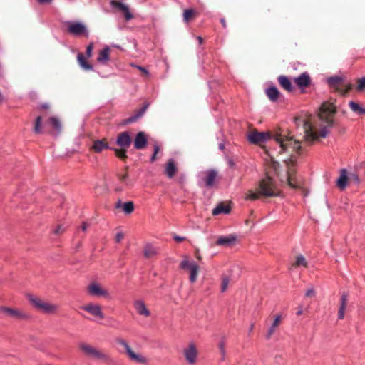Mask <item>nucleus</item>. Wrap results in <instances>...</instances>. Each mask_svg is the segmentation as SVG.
<instances>
[{"label":"nucleus","instance_id":"19","mask_svg":"<svg viewBox=\"0 0 365 365\" xmlns=\"http://www.w3.org/2000/svg\"><path fill=\"white\" fill-rule=\"evenodd\" d=\"M148 144V140L145 134L143 132L137 133L134 140V147L138 150L144 148Z\"/></svg>","mask_w":365,"mask_h":365},{"label":"nucleus","instance_id":"32","mask_svg":"<svg viewBox=\"0 0 365 365\" xmlns=\"http://www.w3.org/2000/svg\"><path fill=\"white\" fill-rule=\"evenodd\" d=\"M148 108V106L145 105L142 108L138 110L136 113L130 117H129L128 119H126L125 123H132L135 122L138 118L142 117L143 114L145 113L146 109Z\"/></svg>","mask_w":365,"mask_h":365},{"label":"nucleus","instance_id":"25","mask_svg":"<svg viewBox=\"0 0 365 365\" xmlns=\"http://www.w3.org/2000/svg\"><path fill=\"white\" fill-rule=\"evenodd\" d=\"M110 147L105 140H96L93 141L92 149L96 153H101L103 150L109 149Z\"/></svg>","mask_w":365,"mask_h":365},{"label":"nucleus","instance_id":"11","mask_svg":"<svg viewBox=\"0 0 365 365\" xmlns=\"http://www.w3.org/2000/svg\"><path fill=\"white\" fill-rule=\"evenodd\" d=\"M183 354L186 361L189 364L193 365L196 362L197 358V350L193 342L190 343L188 346L184 349Z\"/></svg>","mask_w":365,"mask_h":365},{"label":"nucleus","instance_id":"54","mask_svg":"<svg viewBox=\"0 0 365 365\" xmlns=\"http://www.w3.org/2000/svg\"><path fill=\"white\" fill-rule=\"evenodd\" d=\"M159 150H160V148H159L158 145V144H155L154 145V152H153V153H155V155H157L158 153L159 152Z\"/></svg>","mask_w":365,"mask_h":365},{"label":"nucleus","instance_id":"23","mask_svg":"<svg viewBox=\"0 0 365 365\" xmlns=\"http://www.w3.org/2000/svg\"><path fill=\"white\" fill-rule=\"evenodd\" d=\"M282 321L281 315L277 314L274 317V321L269 328L268 329L266 334V338L269 339L276 331V329L279 326Z\"/></svg>","mask_w":365,"mask_h":365},{"label":"nucleus","instance_id":"48","mask_svg":"<svg viewBox=\"0 0 365 365\" xmlns=\"http://www.w3.org/2000/svg\"><path fill=\"white\" fill-rule=\"evenodd\" d=\"M349 179H350V180H353L354 182H355L357 184L359 183V178L355 173H351L349 175Z\"/></svg>","mask_w":365,"mask_h":365},{"label":"nucleus","instance_id":"33","mask_svg":"<svg viewBox=\"0 0 365 365\" xmlns=\"http://www.w3.org/2000/svg\"><path fill=\"white\" fill-rule=\"evenodd\" d=\"M48 122L56 131L53 134L58 135L61 130V123L60 120L56 117H51L48 119Z\"/></svg>","mask_w":365,"mask_h":365},{"label":"nucleus","instance_id":"63","mask_svg":"<svg viewBox=\"0 0 365 365\" xmlns=\"http://www.w3.org/2000/svg\"><path fill=\"white\" fill-rule=\"evenodd\" d=\"M219 148H220V150H223V149L225 148V145H224V144H223V143H220V144L219 145Z\"/></svg>","mask_w":365,"mask_h":365},{"label":"nucleus","instance_id":"30","mask_svg":"<svg viewBox=\"0 0 365 365\" xmlns=\"http://www.w3.org/2000/svg\"><path fill=\"white\" fill-rule=\"evenodd\" d=\"M230 212V207L223 203L217 205L212 211L213 215H218L220 214H228Z\"/></svg>","mask_w":365,"mask_h":365},{"label":"nucleus","instance_id":"37","mask_svg":"<svg viewBox=\"0 0 365 365\" xmlns=\"http://www.w3.org/2000/svg\"><path fill=\"white\" fill-rule=\"evenodd\" d=\"M77 59H78L79 65L83 69H85L86 71H91L93 69V66L88 63L86 61V59H85L84 56H83V54H81V53L78 54Z\"/></svg>","mask_w":365,"mask_h":365},{"label":"nucleus","instance_id":"3","mask_svg":"<svg viewBox=\"0 0 365 365\" xmlns=\"http://www.w3.org/2000/svg\"><path fill=\"white\" fill-rule=\"evenodd\" d=\"M26 297L35 309L46 314H53L59 309L58 304L44 301L32 294H27Z\"/></svg>","mask_w":365,"mask_h":365},{"label":"nucleus","instance_id":"38","mask_svg":"<svg viewBox=\"0 0 365 365\" xmlns=\"http://www.w3.org/2000/svg\"><path fill=\"white\" fill-rule=\"evenodd\" d=\"M226 342L225 339H220L218 344V348L221 354V361H225L226 358Z\"/></svg>","mask_w":365,"mask_h":365},{"label":"nucleus","instance_id":"10","mask_svg":"<svg viewBox=\"0 0 365 365\" xmlns=\"http://www.w3.org/2000/svg\"><path fill=\"white\" fill-rule=\"evenodd\" d=\"M0 312L4 313L7 316L20 320H26L30 318L29 314L20 309L5 306H0Z\"/></svg>","mask_w":365,"mask_h":365},{"label":"nucleus","instance_id":"55","mask_svg":"<svg viewBox=\"0 0 365 365\" xmlns=\"http://www.w3.org/2000/svg\"><path fill=\"white\" fill-rule=\"evenodd\" d=\"M40 4H48L52 1V0H38Z\"/></svg>","mask_w":365,"mask_h":365},{"label":"nucleus","instance_id":"40","mask_svg":"<svg viewBox=\"0 0 365 365\" xmlns=\"http://www.w3.org/2000/svg\"><path fill=\"white\" fill-rule=\"evenodd\" d=\"M195 11L194 9H186L183 12V20L185 22L190 21L194 16Z\"/></svg>","mask_w":365,"mask_h":365},{"label":"nucleus","instance_id":"51","mask_svg":"<svg viewBox=\"0 0 365 365\" xmlns=\"http://www.w3.org/2000/svg\"><path fill=\"white\" fill-rule=\"evenodd\" d=\"M123 238V232H119L116 234V236H115V240L117 242H120L122 239Z\"/></svg>","mask_w":365,"mask_h":365},{"label":"nucleus","instance_id":"35","mask_svg":"<svg viewBox=\"0 0 365 365\" xmlns=\"http://www.w3.org/2000/svg\"><path fill=\"white\" fill-rule=\"evenodd\" d=\"M349 105L351 110L354 113L359 114V115H364L365 114V108L361 107V106L359 104H358L357 103H356L354 101H350Z\"/></svg>","mask_w":365,"mask_h":365},{"label":"nucleus","instance_id":"18","mask_svg":"<svg viewBox=\"0 0 365 365\" xmlns=\"http://www.w3.org/2000/svg\"><path fill=\"white\" fill-rule=\"evenodd\" d=\"M294 81L299 88L307 87L311 83L309 75L307 72H304L294 78Z\"/></svg>","mask_w":365,"mask_h":365},{"label":"nucleus","instance_id":"60","mask_svg":"<svg viewBox=\"0 0 365 365\" xmlns=\"http://www.w3.org/2000/svg\"><path fill=\"white\" fill-rule=\"evenodd\" d=\"M156 155H155V153H153V155H152V156H151V158H150V160H151V162H153V161H155V160Z\"/></svg>","mask_w":365,"mask_h":365},{"label":"nucleus","instance_id":"61","mask_svg":"<svg viewBox=\"0 0 365 365\" xmlns=\"http://www.w3.org/2000/svg\"><path fill=\"white\" fill-rule=\"evenodd\" d=\"M197 38L198 40L199 43L201 44L202 43V38L201 36H197Z\"/></svg>","mask_w":365,"mask_h":365},{"label":"nucleus","instance_id":"24","mask_svg":"<svg viewBox=\"0 0 365 365\" xmlns=\"http://www.w3.org/2000/svg\"><path fill=\"white\" fill-rule=\"evenodd\" d=\"M119 185L115 187L117 191H122L130 185V180L127 174H120L118 175Z\"/></svg>","mask_w":365,"mask_h":365},{"label":"nucleus","instance_id":"59","mask_svg":"<svg viewBox=\"0 0 365 365\" xmlns=\"http://www.w3.org/2000/svg\"><path fill=\"white\" fill-rule=\"evenodd\" d=\"M123 204H122V203H121V201H120V200H119V201L117 202V204H116V207H117V208H119V207H123Z\"/></svg>","mask_w":365,"mask_h":365},{"label":"nucleus","instance_id":"20","mask_svg":"<svg viewBox=\"0 0 365 365\" xmlns=\"http://www.w3.org/2000/svg\"><path fill=\"white\" fill-rule=\"evenodd\" d=\"M348 294L346 292H343L341 295L340 298V304L338 312V318L339 319H343L344 317V313L346 309L347 302H348Z\"/></svg>","mask_w":365,"mask_h":365},{"label":"nucleus","instance_id":"5","mask_svg":"<svg viewBox=\"0 0 365 365\" xmlns=\"http://www.w3.org/2000/svg\"><path fill=\"white\" fill-rule=\"evenodd\" d=\"M116 343L122 346L125 349V351L128 356L129 357V359L131 361L139 363V364H147L148 360H147L146 357H145L144 356H143L140 354L135 353L132 350V349L130 348V346H129V344H128V342L125 340H124L121 338H118V339H116Z\"/></svg>","mask_w":365,"mask_h":365},{"label":"nucleus","instance_id":"41","mask_svg":"<svg viewBox=\"0 0 365 365\" xmlns=\"http://www.w3.org/2000/svg\"><path fill=\"white\" fill-rule=\"evenodd\" d=\"M134 210V205L132 202H127L123 205V210L125 214H130Z\"/></svg>","mask_w":365,"mask_h":365},{"label":"nucleus","instance_id":"39","mask_svg":"<svg viewBox=\"0 0 365 365\" xmlns=\"http://www.w3.org/2000/svg\"><path fill=\"white\" fill-rule=\"evenodd\" d=\"M222 282H221V287L220 290L222 292H225L227 291L228 288V284L230 283V277L227 275H222Z\"/></svg>","mask_w":365,"mask_h":365},{"label":"nucleus","instance_id":"6","mask_svg":"<svg viewBox=\"0 0 365 365\" xmlns=\"http://www.w3.org/2000/svg\"><path fill=\"white\" fill-rule=\"evenodd\" d=\"M68 32L75 36H85L88 37L89 35L86 26L81 21H66Z\"/></svg>","mask_w":365,"mask_h":365},{"label":"nucleus","instance_id":"16","mask_svg":"<svg viewBox=\"0 0 365 365\" xmlns=\"http://www.w3.org/2000/svg\"><path fill=\"white\" fill-rule=\"evenodd\" d=\"M131 142V138L128 132L120 133L116 139L117 145L121 148H128Z\"/></svg>","mask_w":365,"mask_h":365},{"label":"nucleus","instance_id":"45","mask_svg":"<svg viewBox=\"0 0 365 365\" xmlns=\"http://www.w3.org/2000/svg\"><path fill=\"white\" fill-rule=\"evenodd\" d=\"M357 89L359 91H363L364 89H365V77H362L359 80Z\"/></svg>","mask_w":365,"mask_h":365},{"label":"nucleus","instance_id":"49","mask_svg":"<svg viewBox=\"0 0 365 365\" xmlns=\"http://www.w3.org/2000/svg\"><path fill=\"white\" fill-rule=\"evenodd\" d=\"M315 295V291L313 288L308 289L305 292V296L307 297H314Z\"/></svg>","mask_w":365,"mask_h":365},{"label":"nucleus","instance_id":"22","mask_svg":"<svg viewBox=\"0 0 365 365\" xmlns=\"http://www.w3.org/2000/svg\"><path fill=\"white\" fill-rule=\"evenodd\" d=\"M110 47L108 46H105L102 50L99 51L97 61L101 64H106L110 60Z\"/></svg>","mask_w":365,"mask_h":365},{"label":"nucleus","instance_id":"58","mask_svg":"<svg viewBox=\"0 0 365 365\" xmlns=\"http://www.w3.org/2000/svg\"><path fill=\"white\" fill-rule=\"evenodd\" d=\"M302 313H303L302 308L300 307L299 308V310L297 312V315L299 316V315L302 314Z\"/></svg>","mask_w":365,"mask_h":365},{"label":"nucleus","instance_id":"42","mask_svg":"<svg viewBox=\"0 0 365 365\" xmlns=\"http://www.w3.org/2000/svg\"><path fill=\"white\" fill-rule=\"evenodd\" d=\"M34 130L36 133H38V134L43 133V130L41 129V116H38L36 118Z\"/></svg>","mask_w":365,"mask_h":365},{"label":"nucleus","instance_id":"64","mask_svg":"<svg viewBox=\"0 0 365 365\" xmlns=\"http://www.w3.org/2000/svg\"><path fill=\"white\" fill-rule=\"evenodd\" d=\"M253 328H254V324H251V326L250 327L249 331L251 332L252 331Z\"/></svg>","mask_w":365,"mask_h":365},{"label":"nucleus","instance_id":"57","mask_svg":"<svg viewBox=\"0 0 365 365\" xmlns=\"http://www.w3.org/2000/svg\"><path fill=\"white\" fill-rule=\"evenodd\" d=\"M81 229L83 231H86L87 230V224L86 223H83L82 226H81Z\"/></svg>","mask_w":365,"mask_h":365},{"label":"nucleus","instance_id":"14","mask_svg":"<svg viewBox=\"0 0 365 365\" xmlns=\"http://www.w3.org/2000/svg\"><path fill=\"white\" fill-rule=\"evenodd\" d=\"M111 5L113 7L118 9L123 14L126 21H130L133 18V15L130 12L128 6L125 4L121 1H112Z\"/></svg>","mask_w":365,"mask_h":365},{"label":"nucleus","instance_id":"46","mask_svg":"<svg viewBox=\"0 0 365 365\" xmlns=\"http://www.w3.org/2000/svg\"><path fill=\"white\" fill-rule=\"evenodd\" d=\"M93 49V43H91L86 48V55L90 58L92 56V51Z\"/></svg>","mask_w":365,"mask_h":365},{"label":"nucleus","instance_id":"1","mask_svg":"<svg viewBox=\"0 0 365 365\" xmlns=\"http://www.w3.org/2000/svg\"><path fill=\"white\" fill-rule=\"evenodd\" d=\"M335 113V109L332 106L327 107L323 105L318 115L319 123L313 125L311 122L303 118L296 120L297 125L301 126L304 140L307 143H312L319 140L320 138H326L330 132V128L333 126L334 121L332 115ZM300 129V128H299Z\"/></svg>","mask_w":365,"mask_h":365},{"label":"nucleus","instance_id":"4","mask_svg":"<svg viewBox=\"0 0 365 365\" xmlns=\"http://www.w3.org/2000/svg\"><path fill=\"white\" fill-rule=\"evenodd\" d=\"M258 190L259 195L264 197H273L277 195L276 184L268 175L259 182Z\"/></svg>","mask_w":365,"mask_h":365},{"label":"nucleus","instance_id":"29","mask_svg":"<svg viewBox=\"0 0 365 365\" xmlns=\"http://www.w3.org/2000/svg\"><path fill=\"white\" fill-rule=\"evenodd\" d=\"M347 173L346 169H342L340 173V176L338 178L336 182L337 185L341 190L344 189L347 185Z\"/></svg>","mask_w":365,"mask_h":365},{"label":"nucleus","instance_id":"56","mask_svg":"<svg viewBox=\"0 0 365 365\" xmlns=\"http://www.w3.org/2000/svg\"><path fill=\"white\" fill-rule=\"evenodd\" d=\"M195 257L199 261L202 259L201 255H200L198 250L196 251Z\"/></svg>","mask_w":365,"mask_h":365},{"label":"nucleus","instance_id":"31","mask_svg":"<svg viewBox=\"0 0 365 365\" xmlns=\"http://www.w3.org/2000/svg\"><path fill=\"white\" fill-rule=\"evenodd\" d=\"M96 359L100 360L103 363H105L107 365H111L114 364L113 359L108 354L101 351L98 354Z\"/></svg>","mask_w":365,"mask_h":365},{"label":"nucleus","instance_id":"28","mask_svg":"<svg viewBox=\"0 0 365 365\" xmlns=\"http://www.w3.org/2000/svg\"><path fill=\"white\" fill-rule=\"evenodd\" d=\"M278 81L280 86L287 91L293 90V86L291 81L285 76H280L278 78Z\"/></svg>","mask_w":365,"mask_h":365},{"label":"nucleus","instance_id":"50","mask_svg":"<svg viewBox=\"0 0 365 365\" xmlns=\"http://www.w3.org/2000/svg\"><path fill=\"white\" fill-rule=\"evenodd\" d=\"M65 230V228L62 225H58L54 230V233L56 235H59Z\"/></svg>","mask_w":365,"mask_h":365},{"label":"nucleus","instance_id":"2","mask_svg":"<svg viewBox=\"0 0 365 365\" xmlns=\"http://www.w3.org/2000/svg\"><path fill=\"white\" fill-rule=\"evenodd\" d=\"M271 138L277 143L279 153H287L291 150L299 152L301 149L299 141L285 132H276L271 135L269 132L254 131L248 135V140L253 144L263 143Z\"/></svg>","mask_w":365,"mask_h":365},{"label":"nucleus","instance_id":"43","mask_svg":"<svg viewBox=\"0 0 365 365\" xmlns=\"http://www.w3.org/2000/svg\"><path fill=\"white\" fill-rule=\"evenodd\" d=\"M126 149L127 148H121V149L114 148L113 150L115 151V155L118 158H120V159H125L127 158Z\"/></svg>","mask_w":365,"mask_h":365},{"label":"nucleus","instance_id":"34","mask_svg":"<svg viewBox=\"0 0 365 365\" xmlns=\"http://www.w3.org/2000/svg\"><path fill=\"white\" fill-rule=\"evenodd\" d=\"M266 93L269 98L272 101H277L279 96V91L275 86H271L267 88Z\"/></svg>","mask_w":365,"mask_h":365},{"label":"nucleus","instance_id":"62","mask_svg":"<svg viewBox=\"0 0 365 365\" xmlns=\"http://www.w3.org/2000/svg\"><path fill=\"white\" fill-rule=\"evenodd\" d=\"M220 21H221V23H222V24L223 27H224V28H225V27H226V24H225V19H222L220 20Z\"/></svg>","mask_w":365,"mask_h":365},{"label":"nucleus","instance_id":"47","mask_svg":"<svg viewBox=\"0 0 365 365\" xmlns=\"http://www.w3.org/2000/svg\"><path fill=\"white\" fill-rule=\"evenodd\" d=\"M287 182L288 185L292 188H296L298 187V185L294 182L293 179L292 178L289 174H288L287 176Z\"/></svg>","mask_w":365,"mask_h":365},{"label":"nucleus","instance_id":"36","mask_svg":"<svg viewBox=\"0 0 365 365\" xmlns=\"http://www.w3.org/2000/svg\"><path fill=\"white\" fill-rule=\"evenodd\" d=\"M295 267H307L308 263L302 255H299L296 257L295 262L293 264Z\"/></svg>","mask_w":365,"mask_h":365},{"label":"nucleus","instance_id":"17","mask_svg":"<svg viewBox=\"0 0 365 365\" xmlns=\"http://www.w3.org/2000/svg\"><path fill=\"white\" fill-rule=\"evenodd\" d=\"M133 307L136 312L140 315L148 317L150 315V312L147 308L145 303L143 300H135L133 302Z\"/></svg>","mask_w":365,"mask_h":365},{"label":"nucleus","instance_id":"7","mask_svg":"<svg viewBox=\"0 0 365 365\" xmlns=\"http://www.w3.org/2000/svg\"><path fill=\"white\" fill-rule=\"evenodd\" d=\"M217 177V172L214 169L202 171L198 175V182L207 187L214 186Z\"/></svg>","mask_w":365,"mask_h":365},{"label":"nucleus","instance_id":"15","mask_svg":"<svg viewBox=\"0 0 365 365\" xmlns=\"http://www.w3.org/2000/svg\"><path fill=\"white\" fill-rule=\"evenodd\" d=\"M80 349L81 351L88 356L96 359L98 354L101 351L100 349L89 345L86 343H81L80 344Z\"/></svg>","mask_w":365,"mask_h":365},{"label":"nucleus","instance_id":"13","mask_svg":"<svg viewBox=\"0 0 365 365\" xmlns=\"http://www.w3.org/2000/svg\"><path fill=\"white\" fill-rule=\"evenodd\" d=\"M81 309L86 312H88L91 315L98 317L99 319L104 318V314L101 310V307L98 304L90 303L81 307Z\"/></svg>","mask_w":365,"mask_h":365},{"label":"nucleus","instance_id":"21","mask_svg":"<svg viewBox=\"0 0 365 365\" xmlns=\"http://www.w3.org/2000/svg\"><path fill=\"white\" fill-rule=\"evenodd\" d=\"M236 241V237L233 235H228L225 236H221L220 237L216 244L217 245L225 246V247H229L232 245Z\"/></svg>","mask_w":365,"mask_h":365},{"label":"nucleus","instance_id":"44","mask_svg":"<svg viewBox=\"0 0 365 365\" xmlns=\"http://www.w3.org/2000/svg\"><path fill=\"white\" fill-rule=\"evenodd\" d=\"M259 192H258V193H256L252 190H249L248 192L247 193L246 195V197L245 198L247 200H255L259 198Z\"/></svg>","mask_w":365,"mask_h":365},{"label":"nucleus","instance_id":"8","mask_svg":"<svg viewBox=\"0 0 365 365\" xmlns=\"http://www.w3.org/2000/svg\"><path fill=\"white\" fill-rule=\"evenodd\" d=\"M180 267L182 269L187 270L189 272V280L191 283H194L196 282L200 267L195 262H194L193 260L184 259L183 260L181 261L180 264Z\"/></svg>","mask_w":365,"mask_h":365},{"label":"nucleus","instance_id":"26","mask_svg":"<svg viewBox=\"0 0 365 365\" xmlns=\"http://www.w3.org/2000/svg\"><path fill=\"white\" fill-rule=\"evenodd\" d=\"M165 172L169 178H173V176L175 175L177 172V167L173 159L168 160L165 167Z\"/></svg>","mask_w":365,"mask_h":365},{"label":"nucleus","instance_id":"27","mask_svg":"<svg viewBox=\"0 0 365 365\" xmlns=\"http://www.w3.org/2000/svg\"><path fill=\"white\" fill-rule=\"evenodd\" d=\"M158 250L151 244H146L144 247V256L146 258H151L158 254Z\"/></svg>","mask_w":365,"mask_h":365},{"label":"nucleus","instance_id":"52","mask_svg":"<svg viewBox=\"0 0 365 365\" xmlns=\"http://www.w3.org/2000/svg\"><path fill=\"white\" fill-rule=\"evenodd\" d=\"M173 239L176 241V242H182L183 241L185 238L184 237H181V236H179V235H173Z\"/></svg>","mask_w":365,"mask_h":365},{"label":"nucleus","instance_id":"12","mask_svg":"<svg viewBox=\"0 0 365 365\" xmlns=\"http://www.w3.org/2000/svg\"><path fill=\"white\" fill-rule=\"evenodd\" d=\"M343 82L344 78L341 76H334L327 78V83L331 88H334L338 91H340L345 94L351 88V86L348 85L346 90L341 89L340 86L342 84Z\"/></svg>","mask_w":365,"mask_h":365},{"label":"nucleus","instance_id":"53","mask_svg":"<svg viewBox=\"0 0 365 365\" xmlns=\"http://www.w3.org/2000/svg\"><path fill=\"white\" fill-rule=\"evenodd\" d=\"M135 67H136L138 70H140V71H142L143 73H144L147 75L149 73L148 71L146 68H145L140 66H135Z\"/></svg>","mask_w":365,"mask_h":365},{"label":"nucleus","instance_id":"9","mask_svg":"<svg viewBox=\"0 0 365 365\" xmlns=\"http://www.w3.org/2000/svg\"><path fill=\"white\" fill-rule=\"evenodd\" d=\"M87 292L89 295L95 297L110 298L108 290L103 289L98 283L92 282L87 287Z\"/></svg>","mask_w":365,"mask_h":365}]
</instances>
